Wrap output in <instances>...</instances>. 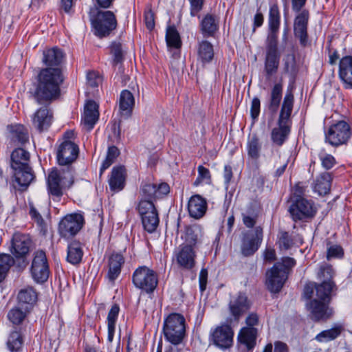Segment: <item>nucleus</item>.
Returning <instances> with one entry per match:
<instances>
[{
    "mask_svg": "<svg viewBox=\"0 0 352 352\" xmlns=\"http://www.w3.org/2000/svg\"><path fill=\"white\" fill-rule=\"evenodd\" d=\"M30 153L22 148H15L11 153L12 168H19L28 165L30 162Z\"/></svg>",
    "mask_w": 352,
    "mask_h": 352,
    "instance_id": "ea45409f",
    "label": "nucleus"
},
{
    "mask_svg": "<svg viewBox=\"0 0 352 352\" xmlns=\"http://www.w3.org/2000/svg\"><path fill=\"white\" fill-rule=\"evenodd\" d=\"M126 176V172L124 166L113 167L111 170V177L109 179L111 190L117 192L122 190L125 185Z\"/></svg>",
    "mask_w": 352,
    "mask_h": 352,
    "instance_id": "c756f323",
    "label": "nucleus"
},
{
    "mask_svg": "<svg viewBox=\"0 0 352 352\" xmlns=\"http://www.w3.org/2000/svg\"><path fill=\"white\" fill-rule=\"evenodd\" d=\"M14 264V258L8 254H0V283L4 280L11 266Z\"/></svg>",
    "mask_w": 352,
    "mask_h": 352,
    "instance_id": "09e8293b",
    "label": "nucleus"
},
{
    "mask_svg": "<svg viewBox=\"0 0 352 352\" xmlns=\"http://www.w3.org/2000/svg\"><path fill=\"white\" fill-rule=\"evenodd\" d=\"M169 192L170 187L167 183L156 184L149 181H144L140 189V200L151 201L153 203L155 200L163 197Z\"/></svg>",
    "mask_w": 352,
    "mask_h": 352,
    "instance_id": "2eb2a0df",
    "label": "nucleus"
},
{
    "mask_svg": "<svg viewBox=\"0 0 352 352\" xmlns=\"http://www.w3.org/2000/svg\"><path fill=\"white\" fill-rule=\"evenodd\" d=\"M190 4V16H196L202 10L204 0H189Z\"/></svg>",
    "mask_w": 352,
    "mask_h": 352,
    "instance_id": "052dcab7",
    "label": "nucleus"
},
{
    "mask_svg": "<svg viewBox=\"0 0 352 352\" xmlns=\"http://www.w3.org/2000/svg\"><path fill=\"white\" fill-rule=\"evenodd\" d=\"M233 336V330L228 324L218 326L211 334L214 344L221 349H228L232 345Z\"/></svg>",
    "mask_w": 352,
    "mask_h": 352,
    "instance_id": "aec40b11",
    "label": "nucleus"
},
{
    "mask_svg": "<svg viewBox=\"0 0 352 352\" xmlns=\"http://www.w3.org/2000/svg\"><path fill=\"white\" fill-rule=\"evenodd\" d=\"M219 20L212 14H206L200 22V31L204 37H212L219 30Z\"/></svg>",
    "mask_w": 352,
    "mask_h": 352,
    "instance_id": "2f4dec72",
    "label": "nucleus"
},
{
    "mask_svg": "<svg viewBox=\"0 0 352 352\" xmlns=\"http://www.w3.org/2000/svg\"><path fill=\"white\" fill-rule=\"evenodd\" d=\"M83 251L79 241H74L67 246V261L72 265L79 264L82 258Z\"/></svg>",
    "mask_w": 352,
    "mask_h": 352,
    "instance_id": "a19ab883",
    "label": "nucleus"
},
{
    "mask_svg": "<svg viewBox=\"0 0 352 352\" xmlns=\"http://www.w3.org/2000/svg\"><path fill=\"white\" fill-rule=\"evenodd\" d=\"M245 323L248 325L247 327H254L258 323V316L255 313L250 314L245 319Z\"/></svg>",
    "mask_w": 352,
    "mask_h": 352,
    "instance_id": "338daca9",
    "label": "nucleus"
},
{
    "mask_svg": "<svg viewBox=\"0 0 352 352\" xmlns=\"http://www.w3.org/2000/svg\"><path fill=\"white\" fill-rule=\"evenodd\" d=\"M119 311L120 307L117 304L112 305L107 316L108 324H116Z\"/></svg>",
    "mask_w": 352,
    "mask_h": 352,
    "instance_id": "680f3d73",
    "label": "nucleus"
},
{
    "mask_svg": "<svg viewBox=\"0 0 352 352\" xmlns=\"http://www.w3.org/2000/svg\"><path fill=\"white\" fill-rule=\"evenodd\" d=\"M52 113L46 107L40 108L34 114V126L40 131L47 130L52 122Z\"/></svg>",
    "mask_w": 352,
    "mask_h": 352,
    "instance_id": "7c9ffc66",
    "label": "nucleus"
},
{
    "mask_svg": "<svg viewBox=\"0 0 352 352\" xmlns=\"http://www.w3.org/2000/svg\"><path fill=\"white\" fill-rule=\"evenodd\" d=\"M279 248L280 250H289L294 244V239L292 235L286 231H280L278 235V241Z\"/></svg>",
    "mask_w": 352,
    "mask_h": 352,
    "instance_id": "603ef678",
    "label": "nucleus"
},
{
    "mask_svg": "<svg viewBox=\"0 0 352 352\" xmlns=\"http://www.w3.org/2000/svg\"><path fill=\"white\" fill-rule=\"evenodd\" d=\"M11 140L20 145L25 144L29 140L28 129L21 124L10 125L8 126Z\"/></svg>",
    "mask_w": 352,
    "mask_h": 352,
    "instance_id": "58836bf2",
    "label": "nucleus"
},
{
    "mask_svg": "<svg viewBox=\"0 0 352 352\" xmlns=\"http://www.w3.org/2000/svg\"><path fill=\"white\" fill-rule=\"evenodd\" d=\"M208 204L206 200L199 195H192L188 204V210L189 215L195 219L202 218L207 210Z\"/></svg>",
    "mask_w": 352,
    "mask_h": 352,
    "instance_id": "393cba45",
    "label": "nucleus"
},
{
    "mask_svg": "<svg viewBox=\"0 0 352 352\" xmlns=\"http://www.w3.org/2000/svg\"><path fill=\"white\" fill-rule=\"evenodd\" d=\"M30 274L37 283L46 282L50 275V266L45 252L38 250L34 252L30 267Z\"/></svg>",
    "mask_w": 352,
    "mask_h": 352,
    "instance_id": "f8f14e48",
    "label": "nucleus"
},
{
    "mask_svg": "<svg viewBox=\"0 0 352 352\" xmlns=\"http://www.w3.org/2000/svg\"><path fill=\"white\" fill-rule=\"evenodd\" d=\"M280 25V13L276 3L270 5L268 16L269 34L266 40L278 41V34Z\"/></svg>",
    "mask_w": 352,
    "mask_h": 352,
    "instance_id": "5701e85b",
    "label": "nucleus"
},
{
    "mask_svg": "<svg viewBox=\"0 0 352 352\" xmlns=\"http://www.w3.org/2000/svg\"><path fill=\"white\" fill-rule=\"evenodd\" d=\"M198 59L203 63L210 62L214 57L212 45L208 41H202L199 43L197 48Z\"/></svg>",
    "mask_w": 352,
    "mask_h": 352,
    "instance_id": "c03bdc74",
    "label": "nucleus"
},
{
    "mask_svg": "<svg viewBox=\"0 0 352 352\" xmlns=\"http://www.w3.org/2000/svg\"><path fill=\"white\" fill-rule=\"evenodd\" d=\"M338 76L345 89H352V56L340 59Z\"/></svg>",
    "mask_w": 352,
    "mask_h": 352,
    "instance_id": "b1692460",
    "label": "nucleus"
},
{
    "mask_svg": "<svg viewBox=\"0 0 352 352\" xmlns=\"http://www.w3.org/2000/svg\"><path fill=\"white\" fill-rule=\"evenodd\" d=\"M84 223V217L81 214H67L60 221L58 232L63 238L73 237L82 229Z\"/></svg>",
    "mask_w": 352,
    "mask_h": 352,
    "instance_id": "ddd939ff",
    "label": "nucleus"
},
{
    "mask_svg": "<svg viewBox=\"0 0 352 352\" xmlns=\"http://www.w3.org/2000/svg\"><path fill=\"white\" fill-rule=\"evenodd\" d=\"M257 217V214L250 215L243 214V222L247 228H252L256 223Z\"/></svg>",
    "mask_w": 352,
    "mask_h": 352,
    "instance_id": "69168bd1",
    "label": "nucleus"
},
{
    "mask_svg": "<svg viewBox=\"0 0 352 352\" xmlns=\"http://www.w3.org/2000/svg\"><path fill=\"white\" fill-rule=\"evenodd\" d=\"M197 170L198 176L194 182L195 186H197L204 182H209L210 181V173L207 168L203 166L202 165H200L198 166Z\"/></svg>",
    "mask_w": 352,
    "mask_h": 352,
    "instance_id": "5fc2aeb1",
    "label": "nucleus"
},
{
    "mask_svg": "<svg viewBox=\"0 0 352 352\" xmlns=\"http://www.w3.org/2000/svg\"><path fill=\"white\" fill-rule=\"evenodd\" d=\"M132 281L135 287L152 293L156 288L158 280L156 273L146 266H140L133 272Z\"/></svg>",
    "mask_w": 352,
    "mask_h": 352,
    "instance_id": "1a4fd4ad",
    "label": "nucleus"
},
{
    "mask_svg": "<svg viewBox=\"0 0 352 352\" xmlns=\"http://www.w3.org/2000/svg\"><path fill=\"white\" fill-rule=\"evenodd\" d=\"M208 280V270L202 268L199 276V288L201 292L206 290Z\"/></svg>",
    "mask_w": 352,
    "mask_h": 352,
    "instance_id": "0e129e2a",
    "label": "nucleus"
},
{
    "mask_svg": "<svg viewBox=\"0 0 352 352\" xmlns=\"http://www.w3.org/2000/svg\"><path fill=\"white\" fill-rule=\"evenodd\" d=\"M258 329L255 327H243L238 335L239 344L248 351H252L256 343Z\"/></svg>",
    "mask_w": 352,
    "mask_h": 352,
    "instance_id": "bb28decb",
    "label": "nucleus"
},
{
    "mask_svg": "<svg viewBox=\"0 0 352 352\" xmlns=\"http://www.w3.org/2000/svg\"><path fill=\"white\" fill-rule=\"evenodd\" d=\"M352 135L348 122L340 120L331 124L325 133V141L334 147L346 144Z\"/></svg>",
    "mask_w": 352,
    "mask_h": 352,
    "instance_id": "0eeeda50",
    "label": "nucleus"
},
{
    "mask_svg": "<svg viewBox=\"0 0 352 352\" xmlns=\"http://www.w3.org/2000/svg\"><path fill=\"white\" fill-rule=\"evenodd\" d=\"M111 53L113 56V64H118L122 62L124 53L121 43L113 42L111 46Z\"/></svg>",
    "mask_w": 352,
    "mask_h": 352,
    "instance_id": "864d4df0",
    "label": "nucleus"
},
{
    "mask_svg": "<svg viewBox=\"0 0 352 352\" xmlns=\"http://www.w3.org/2000/svg\"><path fill=\"white\" fill-rule=\"evenodd\" d=\"M74 183L73 169L67 167V169L53 168L48 174L47 186L48 193L59 200L63 195V190L69 188Z\"/></svg>",
    "mask_w": 352,
    "mask_h": 352,
    "instance_id": "20e7f679",
    "label": "nucleus"
},
{
    "mask_svg": "<svg viewBox=\"0 0 352 352\" xmlns=\"http://www.w3.org/2000/svg\"><path fill=\"white\" fill-rule=\"evenodd\" d=\"M119 155L120 151L116 146H111L108 148L107 157L102 162L100 168V175L115 162L116 159L119 156Z\"/></svg>",
    "mask_w": 352,
    "mask_h": 352,
    "instance_id": "3c124183",
    "label": "nucleus"
},
{
    "mask_svg": "<svg viewBox=\"0 0 352 352\" xmlns=\"http://www.w3.org/2000/svg\"><path fill=\"white\" fill-rule=\"evenodd\" d=\"M14 171V181L21 190L25 189L34 180L35 176L30 165H25L19 168H12Z\"/></svg>",
    "mask_w": 352,
    "mask_h": 352,
    "instance_id": "c85d7f7f",
    "label": "nucleus"
},
{
    "mask_svg": "<svg viewBox=\"0 0 352 352\" xmlns=\"http://www.w3.org/2000/svg\"><path fill=\"white\" fill-rule=\"evenodd\" d=\"M263 239V228L256 226L254 232L246 231L242 234L241 251L243 256H249L258 249Z\"/></svg>",
    "mask_w": 352,
    "mask_h": 352,
    "instance_id": "4468645a",
    "label": "nucleus"
},
{
    "mask_svg": "<svg viewBox=\"0 0 352 352\" xmlns=\"http://www.w3.org/2000/svg\"><path fill=\"white\" fill-rule=\"evenodd\" d=\"M32 240L28 234L16 232L12 239L10 252L19 260L18 267L23 269L27 265L26 256L30 252Z\"/></svg>",
    "mask_w": 352,
    "mask_h": 352,
    "instance_id": "9d476101",
    "label": "nucleus"
},
{
    "mask_svg": "<svg viewBox=\"0 0 352 352\" xmlns=\"http://www.w3.org/2000/svg\"><path fill=\"white\" fill-rule=\"evenodd\" d=\"M309 12L307 10H300L295 17L294 23V35L299 38L300 44L305 47L308 43L307 26Z\"/></svg>",
    "mask_w": 352,
    "mask_h": 352,
    "instance_id": "6ab92c4d",
    "label": "nucleus"
},
{
    "mask_svg": "<svg viewBox=\"0 0 352 352\" xmlns=\"http://www.w3.org/2000/svg\"><path fill=\"white\" fill-rule=\"evenodd\" d=\"M125 263L124 256L119 252H113L108 258L107 277L111 281H114L120 274L122 266Z\"/></svg>",
    "mask_w": 352,
    "mask_h": 352,
    "instance_id": "a878e982",
    "label": "nucleus"
},
{
    "mask_svg": "<svg viewBox=\"0 0 352 352\" xmlns=\"http://www.w3.org/2000/svg\"><path fill=\"white\" fill-rule=\"evenodd\" d=\"M251 304L245 293L239 292L231 296L228 304L231 316L235 321H239L240 318L250 308Z\"/></svg>",
    "mask_w": 352,
    "mask_h": 352,
    "instance_id": "a211bd4d",
    "label": "nucleus"
},
{
    "mask_svg": "<svg viewBox=\"0 0 352 352\" xmlns=\"http://www.w3.org/2000/svg\"><path fill=\"white\" fill-rule=\"evenodd\" d=\"M135 105L134 96L129 90H123L120 96L119 109L122 117L128 118L132 114Z\"/></svg>",
    "mask_w": 352,
    "mask_h": 352,
    "instance_id": "f704fd0d",
    "label": "nucleus"
},
{
    "mask_svg": "<svg viewBox=\"0 0 352 352\" xmlns=\"http://www.w3.org/2000/svg\"><path fill=\"white\" fill-rule=\"evenodd\" d=\"M202 236V228L200 225L194 224L186 228V244L190 245L194 249L198 243L201 241Z\"/></svg>",
    "mask_w": 352,
    "mask_h": 352,
    "instance_id": "79ce46f5",
    "label": "nucleus"
},
{
    "mask_svg": "<svg viewBox=\"0 0 352 352\" xmlns=\"http://www.w3.org/2000/svg\"><path fill=\"white\" fill-rule=\"evenodd\" d=\"M315 289L318 298L329 303L334 292L337 290L335 282H323L315 284Z\"/></svg>",
    "mask_w": 352,
    "mask_h": 352,
    "instance_id": "4c0bfd02",
    "label": "nucleus"
},
{
    "mask_svg": "<svg viewBox=\"0 0 352 352\" xmlns=\"http://www.w3.org/2000/svg\"><path fill=\"white\" fill-rule=\"evenodd\" d=\"M25 329L23 327H12L9 331L6 347L10 352H21L23 349L25 340Z\"/></svg>",
    "mask_w": 352,
    "mask_h": 352,
    "instance_id": "4be33fe9",
    "label": "nucleus"
},
{
    "mask_svg": "<svg viewBox=\"0 0 352 352\" xmlns=\"http://www.w3.org/2000/svg\"><path fill=\"white\" fill-rule=\"evenodd\" d=\"M294 96L287 94L283 99L279 117L278 126L274 128L271 132V140L278 146H281L287 140L291 131V114L293 110Z\"/></svg>",
    "mask_w": 352,
    "mask_h": 352,
    "instance_id": "f03ea898",
    "label": "nucleus"
},
{
    "mask_svg": "<svg viewBox=\"0 0 352 352\" xmlns=\"http://www.w3.org/2000/svg\"><path fill=\"white\" fill-rule=\"evenodd\" d=\"M63 51L53 47L43 51V62L48 67L41 70L38 76V85L33 96L38 104L55 99L60 94V85L63 81L58 66L64 59Z\"/></svg>",
    "mask_w": 352,
    "mask_h": 352,
    "instance_id": "f257e3e1",
    "label": "nucleus"
},
{
    "mask_svg": "<svg viewBox=\"0 0 352 352\" xmlns=\"http://www.w3.org/2000/svg\"><path fill=\"white\" fill-rule=\"evenodd\" d=\"M344 254V251L340 245H333L327 250V258L330 260L331 258H341Z\"/></svg>",
    "mask_w": 352,
    "mask_h": 352,
    "instance_id": "13d9d810",
    "label": "nucleus"
},
{
    "mask_svg": "<svg viewBox=\"0 0 352 352\" xmlns=\"http://www.w3.org/2000/svg\"><path fill=\"white\" fill-rule=\"evenodd\" d=\"M342 330L341 325H336L330 329L321 331L316 336V340L320 342L333 340L340 335Z\"/></svg>",
    "mask_w": 352,
    "mask_h": 352,
    "instance_id": "49530a36",
    "label": "nucleus"
},
{
    "mask_svg": "<svg viewBox=\"0 0 352 352\" xmlns=\"http://www.w3.org/2000/svg\"><path fill=\"white\" fill-rule=\"evenodd\" d=\"M166 40L168 46L174 48H180L182 41L180 36L175 27L169 26L166 30Z\"/></svg>",
    "mask_w": 352,
    "mask_h": 352,
    "instance_id": "de8ad7c7",
    "label": "nucleus"
},
{
    "mask_svg": "<svg viewBox=\"0 0 352 352\" xmlns=\"http://www.w3.org/2000/svg\"><path fill=\"white\" fill-rule=\"evenodd\" d=\"M264 21L263 14L261 12H257L254 17L253 23V32L255 31L256 28L261 27Z\"/></svg>",
    "mask_w": 352,
    "mask_h": 352,
    "instance_id": "774afa93",
    "label": "nucleus"
},
{
    "mask_svg": "<svg viewBox=\"0 0 352 352\" xmlns=\"http://www.w3.org/2000/svg\"><path fill=\"white\" fill-rule=\"evenodd\" d=\"M79 155V147L72 140H63L57 148L56 159L60 166H69L74 163Z\"/></svg>",
    "mask_w": 352,
    "mask_h": 352,
    "instance_id": "dca6fc26",
    "label": "nucleus"
},
{
    "mask_svg": "<svg viewBox=\"0 0 352 352\" xmlns=\"http://www.w3.org/2000/svg\"><path fill=\"white\" fill-rule=\"evenodd\" d=\"M325 302L319 299H314L311 301V318L314 321L326 320L329 318L330 314L327 312L328 306Z\"/></svg>",
    "mask_w": 352,
    "mask_h": 352,
    "instance_id": "c9c22d12",
    "label": "nucleus"
},
{
    "mask_svg": "<svg viewBox=\"0 0 352 352\" xmlns=\"http://www.w3.org/2000/svg\"><path fill=\"white\" fill-rule=\"evenodd\" d=\"M332 179V173L329 172L321 173L313 183L314 192H318L320 195H327L331 190Z\"/></svg>",
    "mask_w": 352,
    "mask_h": 352,
    "instance_id": "72a5a7b5",
    "label": "nucleus"
},
{
    "mask_svg": "<svg viewBox=\"0 0 352 352\" xmlns=\"http://www.w3.org/2000/svg\"><path fill=\"white\" fill-rule=\"evenodd\" d=\"M30 212L29 214L32 220H34L37 225L42 229L45 226V223L41 214L34 207V204L30 203Z\"/></svg>",
    "mask_w": 352,
    "mask_h": 352,
    "instance_id": "6e6d98bb",
    "label": "nucleus"
},
{
    "mask_svg": "<svg viewBox=\"0 0 352 352\" xmlns=\"http://www.w3.org/2000/svg\"><path fill=\"white\" fill-rule=\"evenodd\" d=\"M320 160L322 167L326 170L332 168L336 164L335 157L331 154L320 155Z\"/></svg>",
    "mask_w": 352,
    "mask_h": 352,
    "instance_id": "4d7b16f0",
    "label": "nucleus"
},
{
    "mask_svg": "<svg viewBox=\"0 0 352 352\" xmlns=\"http://www.w3.org/2000/svg\"><path fill=\"white\" fill-rule=\"evenodd\" d=\"M283 97V85L276 83L270 93L269 98L265 103V107L272 116H274L279 109Z\"/></svg>",
    "mask_w": 352,
    "mask_h": 352,
    "instance_id": "cd10ccee",
    "label": "nucleus"
},
{
    "mask_svg": "<svg viewBox=\"0 0 352 352\" xmlns=\"http://www.w3.org/2000/svg\"><path fill=\"white\" fill-rule=\"evenodd\" d=\"M144 21L147 29L150 31L155 28V16L154 13L150 10L144 13Z\"/></svg>",
    "mask_w": 352,
    "mask_h": 352,
    "instance_id": "e2e57ef3",
    "label": "nucleus"
},
{
    "mask_svg": "<svg viewBox=\"0 0 352 352\" xmlns=\"http://www.w3.org/2000/svg\"><path fill=\"white\" fill-rule=\"evenodd\" d=\"M280 53L278 48V41L266 40L264 72L267 79H270L278 72Z\"/></svg>",
    "mask_w": 352,
    "mask_h": 352,
    "instance_id": "9b49d317",
    "label": "nucleus"
},
{
    "mask_svg": "<svg viewBox=\"0 0 352 352\" xmlns=\"http://www.w3.org/2000/svg\"><path fill=\"white\" fill-rule=\"evenodd\" d=\"M89 16L94 34L100 38L109 35L116 28L117 20L111 11H99L97 8H92Z\"/></svg>",
    "mask_w": 352,
    "mask_h": 352,
    "instance_id": "423d86ee",
    "label": "nucleus"
},
{
    "mask_svg": "<svg viewBox=\"0 0 352 352\" xmlns=\"http://www.w3.org/2000/svg\"><path fill=\"white\" fill-rule=\"evenodd\" d=\"M28 312V307H24V311L18 307H15L8 311L7 317L13 324L12 327H22L21 324L27 317Z\"/></svg>",
    "mask_w": 352,
    "mask_h": 352,
    "instance_id": "a18cd8bd",
    "label": "nucleus"
},
{
    "mask_svg": "<svg viewBox=\"0 0 352 352\" xmlns=\"http://www.w3.org/2000/svg\"><path fill=\"white\" fill-rule=\"evenodd\" d=\"M335 272L331 265L324 263L320 265L318 272V278L322 282H334Z\"/></svg>",
    "mask_w": 352,
    "mask_h": 352,
    "instance_id": "8fccbe9b",
    "label": "nucleus"
},
{
    "mask_svg": "<svg viewBox=\"0 0 352 352\" xmlns=\"http://www.w3.org/2000/svg\"><path fill=\"white\" fill-rule=\"evenodd\" d=\"M165 340L171 344H182L186 336L185 318L179 314H170L164 322Z\"/></svg>",
    "mask_w": 352,
    "mask_h": 352,
    "instance_id": "39448f33",
    "label": "nucleus"
},
{
    "mask_svg": "<svg viewBox=\"0 0 352 352\" xmlns=\"http://www.w3.org/2000/svg\"><path fill=\"white\" fill-rule=\"evenodd\" d=\"M98 105L94 100H89L85 107L83 123L88 130L94 128L98 120Z\"/></svg>",
    "mask_w": 352,
    "mask_h": 352,
    "instance_id": "473e14b6",
    "label": "nucleus"
},
{
    "mask_svg": "<svg viewBox=\"0 0 352 352\" xmlns=\"http://www.w3.org/2000/svg\"><path fill=\"white\" fill-rule=\"evenodd\" d=\"M296 265V261L292 257L283 258L281 262L276 263L267 272L266 285L272 293H278L287 279L290 270Z\"/></svg>",
    "mask_w": 352,
    "mask_h": 352,
    "instance_id": "7ed1b4c3",
    "label": "nucleus"
},
{
    "mask_svg": "<svg viewBox=\"0 0 352 352\" xmlns=\"http://www.w3.org/2000/svg\"><path fill=\"white\" fill-rule=\"evenodd\" d=\"M137 210L140 217L144 229L148 233H153L160 223L158 212L151 201L140 200Z\"/></svg>",
    "mask_w": 352,
    "mask_h": 352,
    "instance_id": "6e6552de",
    "label": "nucleus"
},
{
    "mask_svg": "<svg viewBox=\"0 0 352 352\" xmlns=\"http://www.w3.org/2000/svg\"><path fill=\"white\" fill-rule=\"evenodd\" d=\"M289 212L292 219L296 221L313 217L316 210L313 203L303 197L296 198L289 208Z\"/></svg>",
    "mask_w": 352,
    "mask_h": 352,
    "instance_id": "f3484780",
    "label": "nucleus"
},
{
    "mask_svg": "<svg viewBox=\"0 0 352 352\" xmlns=\"http://www.w3.org/2000/svg\"><path fill=\"white\" fill-rule=\"evenodd\" d=\"M196 252L190 245H180L175 254L176 262L178 266L186 270H191L196 265Z\"/></svg>",
    "mask_w": 352,
    "mask_h": 352,
    "instance_id": "412c9836",
    "label": "nucleus"
},
{
    "mask_svg": "<svg viewBox=\"0 0 352 352\" xmlns=\"http://www.w3.org/2000/svg\"><path fill=\"white\" fill-rule=\"evenodd\" d=\"M261 101L258 98L254 97L251 103L250 116L252 120L258 118L260 113Z\"/></svg>",
    "mask_w": 352,
    "mask_h": 352,
    "instance_id": "bf43d9fd",
    "label": "nucleus"
},
{
    "mask_svg": "<svg viewBox=\"0 0 352 352\" xmlns=\"http://www.w3.org/2000/svg\"><path fill=\"white\" fill-rule=\"evenodd\" d=\"M262 144L259 138L255 133L250 135L247 142V151L248 156L254 160L260 157Z\"/></svg>",
    "mask_w": 352,
    "mask_h": 352,
    "instance_id": "37998d69",
    "label": "nucleus"
},
{
    "mask_svg": "<svg viewBox=\"0 0 352 352\" xmlns=\"http://www.w3.org/2000/svg\"><path fill=\"white\" fill-rule=\"evenodd\" d=\"M17 298L21 306L30 310L37 300V293L32 287H27L19 291Z\"/></svg>",
    "mask_w": 352,
    "mask_h": 352,
    "instance_id": "e433bc0d",
    "label": "nucleus"
}]
</instances>
